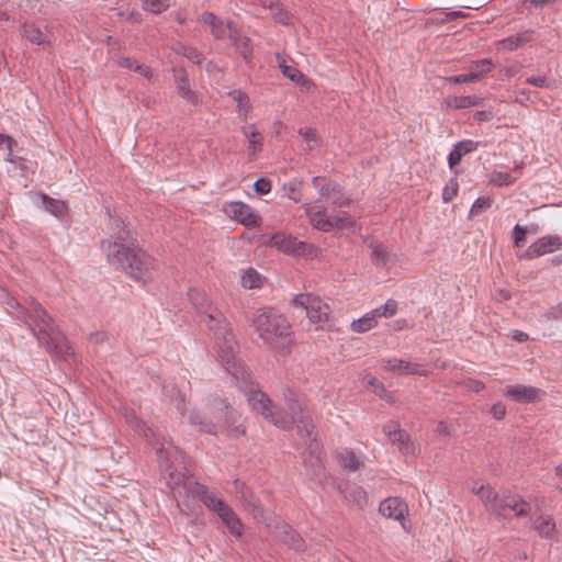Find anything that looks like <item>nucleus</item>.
Wrapping results in <instances>:
<instances>
[{
    "mask_svg": "<svg viewBox=\"0 0 562 562\" xmlns=\"http://www.w3.org/2000/svg\"><path fill=\"white\" fill-rule=\"evenodd\" d=\"M211 330L216 338L215 346L220 361L223 363L226 372L241 384L240 387L244 390L252 409L260 413L265 419L279 428L289 426V423L280 417L281 415L271 398L262 391L256 389L251 372L238 360V344L231 331L226 318L223 319V323L218 322L215 324L214 329Z\"/></svg>",
    "mask_w": 562,
    "mask_h": 562,
    "instance_id": "obj_1",
    "label": "nucleus"
},
{
    "mask_svg": "<svg viewBox=\"0 0 562 562\" xmlns=\"http://www.w3.org/2000/svg\"><path fill=\"white\" fill-rule=\"evenodd\" d=\"M168 486L182 510H190L191 501L199 497L209 510L217 515L232 536L236 538L243 536L244 525L234 509L211 492L207 486L196 482L192 475L170 472Z\"/></svg>",
    "mask_w": 562,
    "mask_h": 562,
    "instance_id": "obj_2",
    "label": "nucleus"
},
{
    "mask_svg": "<svg viewBox=\"0 0 562 562\" xmlns=\"http://www.w3.org/2000/svg\"><path fill=\"white\" fill-rule=\"evenodd\" d=\"M8 304L16 311V317L29 327L38 345L44 347L52 357L66 359L72 355L67 338L41 303L31 299L25 305L15 300Z\"/></svg>",
    "mask_w": 562,
    "mask_h": 562,
    "instance_id": "obj_3",
    "label": "nucleus"
},
{
    "mask_svg": "<svg viewBox=\"0 0 562 562\" xmlns=\"http://www.w3.org/2000/svg\"><path fill=\"white\" fill-rule=\"evenodd\" d=\"M284 397L291 414V418L289 419L282 414V412L278 409L281 415L280 417L289 423V426L284 427L283 429H289L295 425L297 434L301 436V438L305 440V442L311 441V452L308 457L304 458V464L305 467L311 468L315 476H318L323 472L324 467L319 456V445L313 440L314 424L312 422L310 411L294 391L288 390L284 394Z\"/></svg>",
    "mask_w": 562,
    "mask_h": 562,
    "instance_id": "obj_4",
    "label": "nucleus"
},
{
    "mask_svg": "<svg viewBox=\"0 0 562 562\" xmlns=\"http://www.w3.org/2000/svg\"><path fill=\"white\" fill-rule=\"evenodd\" d=\"M189 420L199 426L201 431L211 435L225 430L227 436L238 437L246 431L243 425H235V411L220 397L210 400L203 412L192 411Z\"/></svg>",
    "mask_w": 562,
    "mask_h": 562,
    "instance_id": "obj_5",
    "label": "nucleus"
},
{
    "mask_svg": "<svg viewBox=\"0 0 562 562\" xmlns=\"http://www.w3.org/2000/svg\"><path fill=\"white\" fill-rule=\"evenodd\" d=\"M108 261L115 268L122 269L134 280L144 282L155 268V259L139 248L135 241L126 247L109 244Z\"/></svg>",
    "mask_w": 562,
    "mask_h": 562,
    "instance_id": "obj_6",
    "label": "nucleus"
},
{
    "mask_svg": "<svg viewBox=\"0 0 562 562\" xmlns=\"http://www.w3.org/2000/svg\"><path fill=\"white\" fill-rule=\"evenodd\" d=\"M252 324L259 337L269 345L291 334L286 318L271 307L258 310L254 314Z\"/></svg>",
    "mask_w": 562,
    "mask_h": 562,
    "instance_id": "obj_7",
    "label": "nucleus"
},
{
    "mask_svg": "<svg viewBox=\"0 0 562 562\" xmlns=\"http://www.w3.org/2000/svg\"><path fill=\"white\" fill-rule=\"evenodd\" d=\"M157 445H160L158 448H156L158 462L167 473L165 477L167 483L170 472H178L189 475V461L187 460L186 454L178 447L173 446L171 442H168L167 446H165V443H160L158 440Z\"/></svg>",
    "mask_w": 562,
    "mask_h": 562,
    "instance_id": "obj_8",
    "label": "nucleus"
},
{
    "mask_svg": "<svg viewBox=\"0 0 562 562\" xmlns=\"http://www.w3.org/2000/svg\"><path fill=\"white\" fill-rule=\"evenodd\" d=\"M291 304L301 307L313 324L322 326L329 318L330 307L319 296L312 293H300L293 296Z\"/></svg>",
    "mask_w": 562,
    "mask_h": 562,
    "instance_id": "obj_9",
    "label": "nucleus"
},
{
    "mask_svg": "<svg viewBox=\"0 0 562 562\" xmlns=\"http://www.w3.org/2000/svg\"><path fill=\"white\" fill-rule=\"evenodd\" d=\"M189 299L196 310L200 321L205 323L209 329H214V325L218 322L223 323L224 315L216 307L212 306L204 293L192 289L189 291Z\"/></svg>",
    "mask_w": 562,
    "mask_h": 562,
    "instance_id": "obj_10",
    "label": "nucleus"
},
{
    "mask_svg": "<svg viewBox=\"0 0 562 562\" xmlns=\"http://www.w3.org/2000/svg\"><path fill=\"white\" fill-rule=\"evenodd\" d=\"M266 246L274 247L290 256H302L311 251L312 245L297 240L296 237L284 232H277L265 241Z\"/></svg>",
    "mask_w": 562,
    "mask_h": 562,
    "instance_id": "obj_11",
    "label": "nucleus"
},
{
    "mask_svg": "<svg viewBox=\"0 0 562 562\" xmlns=\"http://www.w3.org/2000/svg\"><path fill=\"white\" fill-rule=\"evenodd\" d=\"M312 186L322 198H326L331 204L344 207L350 204L340 184L325 177L316 176L312 179Z\"/></svg>",
    "mask_w": 562,
    "mask_h": 562,
    "instance_id": "obj_12",
    "label": "nucleus"
},
{
    "mask_svg": "<svg viewBox=\"0 0 562 562\" xmlns=\"http://www.w3.org/2000/svg\"><path fill=\"white\" fill-rule=\"evenodd\" d=\"M562 249V237L559 235H546L532 243L520 258L532 260L544 255Z\"/></svg>",
    "mask_w": 562,
    "mask_h": 562,
    "instance_id": "obj_13",
    "label": "nucleus"
},
{
    "mask_svg": "<svg viewBox=\"0 0 562 562\" xmlns=\"http://www.w3.org/2000/svg\"><path fill=\"white\" fill-rule=\"evenodd\" d=\"M109 229L111 232V239L101 241V247L106 255L109 244H116L117 246L126 247L135 241L132 232L126 228L124 222L120 217L110 215Z\"/></svg>",
    "mask_w": 562,
    "mask_h": 562,
    "instance_id": "obj_14",
    "label": "nucleus"
},
{
    "mask_svg": "<svg viewBox=\"0 0 562 562\" xmlns=\"http://www.w3.org/2000/svg\"><path fill=\"white\" fill-rule=\"evenodd\" d=\"M381 366L385 371L396 373L398 375H426L427 371L424 367L416 362L406 361L403 359L391 358L382 359Z\"/></svg>",
    "mask_w": 562,
    "mask_h": 562,
    "instance_id": "obj_15",
    "label": "nucleus"
},
{
    "mask_svg": "<svg viewBox=\"0 0 562 562\" xmlns=\"http://www.w3.org/2000/svg\"><path fill=\"white\" fill-rule=\"evenodd\" d=\"M504 396L517 403H535L543 391L538 387L522 384L507 385L503 392Z\"/></svg>",
    "mask_w": 562,
    "mask_h": 562,
    "instance_id": "obj_16",
    "label": "nucleus"
},
{
    "mask_svg": "<svg viewBox=\"0 0 562 562\" xmlns=\"http://www.w3.org/2000/svg\"><path fill=\"white\" fill-rule=\"evenodd\" d=\"M383 432L386 435L391 442L398 446V449L403 454H414L415 447L411 440L409 435L405 430L398 428L397 424L389 423L384 425Z\"/></svg>",
    "mask_w": 562,
    "mask_h": 562,
    "instance_id": "obj_17",
    "label": "nucleus"
},
{
    "mask_svg": "<svg viewBox=\"0 0 562 562\" xmlns=\"http://www.w3.org/2000/svg\"><path fill=\"white\" fill-rule=\"evenodd\" d=\"M379 512L386 518L402 522L405 528L404 520L408 514L406 502L400 497H387L380 503Z\"/></svg>",
    "mask_w": 562,
    "mask_h": 562,
    "instance_id": "obj_18",
    "label": "nucleus"
},
{
    "mask_svg": "<svg viewBox=\"0 0 562 562\" xmlns=\"http://www.w3.org/2000/svg\"><path fill=\"white\" fill-rule=\"evenodd\" d=\"M274 537L289 548L300 552L305 550L304 539L286 522H278L273 529Z\"/></svg>",
    "mask_w": 562,
    "mask_h": 562,
    "instance_id": "obj_19",
    "label": "nucleus"
},
{
    "mask_svg": "<svg viewBox=\"0 0 562 562\" xmlns=\"http://www.w3.org/2000/svg\"><path fill=\"white\" fill-rule=\"evenodd\" d=\"M227 212L234 220L247 227L258 226L261 220L252 207L243 202H232Z\"/></svg>",
    "mask_w": 562,
    "mask_h": 562,
    "instance_id": "obj_20",
    "label": "nucleus"
},
{
    "mask_svg": "<svg viewBox=\"0 0 562 562\" xmlns=\"http://www.w3.org/2000/svg\"><path fill=\"white\" fill-rule=\"evenodd\" d=\"M304 209L313 227L324 233L333 231L330 217L326 215V207L323 204H319L318 202H315L313 205L305 204Z\"/></svg>",
    "mask_w": 562,
    "mask_h": 562,
    "instance_id": "obj_21",
    "label": "nucleus"
},
{
    "mask_svg": "<svg viewBox=\"0 0 562 562\" xmlns=\"http://www.w3.org/2000/svg\"><path fill=\"white\" fill-rule=\"evenodd\" d=\"M229 38L232 45L239 52L240 56L246 63H250L252 57V47L250 40L235 25L232 26L231 31L226 35Z\"/></svg>",
    "mask_w": 562,
    "mask_h": 562,
    "instance_id": "obj_22",
    "label": "nucleus"
},
{
    "mask_svg": "<svg viewBox=\"0 0 562 562\" xmlns=\"http://www.w3.org/2000/svg\"><path fill=\"white\" fill-rule=\"evenodd\" d=\"M201 21L211 27V33L216 40H223L226 37L232 26V22L223 21L212 12H204L201 15Z\"/></svg>",
    "mask_w": 562,
    "mask_h": 562,
    "instance_id": "obj_23",
    "label": "nucleus"
},
{
    "mask_svg": "<svg viewBox=\"0 0 562 562\" xmlns=\"http://www.w3.org/2000/svg\"><path fill=\"white\" fill-rule=\"evenodd\" d=\"M479 146L480 143L472 139L458 142L448 155L449 168L453 169L457 165L460 164L464 155L475 151Z\"/></svg>",
    "mask_w": 562,
    "mask_h": 562,
    "instance_id": "obj_24",
    "label": "nucleus"
},
{
    "mask_svg": "<svg viewBox=\"0 0 562 562\" xmlns=\"http://www.w3.org/2000/svg\"><path fill=\"white\" fill-rule=\"evenodd\" d=\"M22 35L31 43L36 45H50L49 35L43 32L35 23H24L22 25Z\"/></svg>",
    "mask_w": 562,
    "mask_h": 562,
    "instance_id": "obj_25",
    "label": "nucleus"
},
{
    "mask_svg": "<svg viewBox=\"0 0 562 562\" xmlns=\"http://www.w3.org/2000/svg\"><path fill=\"white\" fill-rule=\"evenodd\" d=\"M535 31L531 29L525 30L520 33H517L515 35H510L503 41H501V45L508 49V50H515L518 47L524 46L527 43H530L533 41Z\"/></svg>",
    "mask_w": 562,
    "mask_h": 562,
    "instance_id": "obj_26",
    "label": "nucleus"
},
{
    "mask_svg": "<svg viewBox=\"0 0 562 562\" xmlns=\"http://www.w3.org/2000/svg\"><path fill=\"white\" fill-rule=\"evenodd\" d=\"M483 99L476 95H454L447 99V105L454 110L479 106Z\"/></svg>",
    "mask_w": 562,
    "mask_h": 562,
    "instance_id": "obj_27",
    "label": "nucleus"
},
{
    "mask_svg": "<svg viewBox=\"0 0 562 562\" xmlns=\"http://www.w3.org/2000/svg\"><path fill=\"white\" fill-rule=\"evenodd\" d=\"M283 76L300 86L302 89L308 91L312 87V81L304 76L297 68L288 65H280Z\"/></svg>",
    "mask_w": 562,
    "mask_h": 562,
    "instance_id": "obj_28",
    "label": "nucleus"
},
{
    "mask_svg": "<svg viewBox=\"0 0 562 562\" xmlns=\"http://www.w3.org/2000/svg\"><path fill=\"white\" fill-rule=\"evenodd\" d=\"M45 211L56 217H63L67 213V205L64 201L50 198L45 193L40 194Z\"/></svg>",
    "mask_w": 562,
    "mask_h": 562,
    "instance_id": "obj_29",
    "label": "nucleus"
},
{
    "mask_svg": "<svg viewBox=\"0 0 562 562\" xmlns=\"http://www.w3.org/2000/svg\"><path fill=\"white\" fill-rule=\"evenodd\" d=\"M241 132L249 142L248 150L250 155H256L262 149L263 138L261 134L254 127V125L244 126Z\"/></svg>",
    "mask_w": 562,
    "mask_h": 562,
    "instance_id": "obj_30",
    "label": "nucleus"
},
{
    "mask_svg": "<svg viewBox=\"0 0 562 562\" xmlns=\"http://www.w3.org/2000/svg\"><path fill=\"white\" fill-rule=\"evenodd\" d=\"M507 509L514 510L517 517H525L530 512V505L519 495L508 492Z\"/></svg>",
    "mask_w": 562,
    "mask_h": 562,
    "instance_id": "obj_31",
    "label": "nucleus"
},
{
    "mask_svg": "<svg viewBox=\"0 0 562 562\" xmlns=\"http://www.w3.org/2000/svg\"><path fill=\"white\" fill-rule=\"evenodd\" d=\"M378 324L376 314L371 311L364 314L357 321H353L350 325V328L353 333H366L372 328H374Z\"/></svg>",
    "mask_w": 562,
    "mask_h": 562,
    "instance_id": "obj_32",
    "label": "nucleus"
},
{
    "mask_svg": "<svg viewBox=\"0 0 562 562\" xmlns=\"http://www.w3.org/2000/svg\"><path fill=\"white\" fill-rule=\"evenodd\" d=\"M371 251V260L374 266L378 268H384L387 266L390 261V252L387 247L381 243H374L370 245Z\"/></svg>",
    "mask_w": 562,
    "mask_h": 562,
    "instance_id": "obj_33",
    "label": "nucleus"
},
{
    "mask_svg": "<svg viewBox=\"0 0 562 562\" xmlns=\"http://www.w3.org/2000/svg\"><path fill=\"white\" fill-rule=\"evenodd\" d=\"M339 464L350 471H357L363 467V462L351 449H344L339 454Z\"/></svg>",
    "mask_w": 562,
    "mask_h": 562,
    "instance_id": "obj_34",
    "label": "nucleus"
},
{
    "mask_svg": "<svg viewBox=\"0 0 562 562\" xmlns=\"http://www.w3.org/2000/svg\"><path fill=\"white\" fill-rule=\"evenodd\" d=\"M533 528L543 538H552L555 533V522L551 516L539 517L533 522Z\"/></svg>",
    "mask_w": 562,
    "mask_h": 562,
    "instance_id": "obj_35",
    "label": "nucleus"
},
{
    "mask_svg": "<svg viewBox=\"0 0 562 562\" xmlns=\"http://www.w3.org/2000/svg\"><path fill=\"white\" fill-rule=\"evenodd\" d=\"M262 284L261 274L254 268H248L241 273V285L246 289L260 288Z\"/></svg>",
    "mask_w": 562,
    "mask_h": 562,
    "instance_id": "obj_36",
    "label": "nucleus"
},
{
    "mask_svg": "<svg viewBox=\"0 0 562 562\" xmlns=\"http://www.w3.org/2000/svg\"><path fill=\"white\" fill-rule=\"evenodd\" d=\"M236 487L238 488V492L240 494V499L243 501L244 505L249 508L250 510H256L258 508V499L254 495V493L246 487L244 483H240L238 480L235 481Z\"/></svg>",
    "mask_w": 562,
    "mask_h": 562,
    "instance_id": "obj_37",
    "label": "nucleus"
},
{
    "mask_svg": "<svg viewBox=\"0 0 562 562\" xmlns=\"http://www.w3.org/2000/svg\"><path fill=\"white\" fill-rule=\"evenodd\" d=\"M271 11L272 19L282 25H290L292 23V14L283 7L280 0L276 5L268 8Z\"/></svg>",
    "mask_w": 562,
    "mask_h": 562,
    "instance_id": "obj_38",
    "label": "nucleus"
},
{
    "mask_svg": "<svg viewBox=\"0 0 562 562\" xmlns=\"http://www.w3.org/2000/svg\"><path fill=\"white\" fill-rule=\"evenodd\" d=\"M330 224L333 225V229H350L355 226L356 221L347 212L341 211L330 216Z\"/></svg>",
    "mask_w": 562,
    "mask_h": 562,
    "instance_id": "obj_39",
    "label": "nucleus"
},
{
    "mask_svg": "<svg viewBox=\"0 0 562 562\" xmlns=\"http://www.w3.org/2000/svg\"><path fill=\"white\" fill-rule=\"evenodd\" d=\"M493 69V63L488 58L473 61L470 67V72L473 75L474 80L484 77Z\"/></svg>",
    "mask_w": 562,
    "mask_h": 562,
    "instance_id": "obj_40",
    "label": "nucleus"
},
{
    "mask_svg": "<svg viewBox=\"0 0 562 562\" xmlns=\"http://www.w3.org/2000/svg\"><path fill=\"white\" fill-rule=\"evenodd\" d=\"M228 95H231L234 101L237 102V112L238 114H244L246 116L250 104H249V97L247 93H245L241 90H232L228 92Z\"/></svg>",
    "mask_w": 562,
    "mask_h": 562,
    "instance_id": "obj_41",
    "label": "nucleus"
},
{
    "mask_svg": "<svg viewBox=\"0 0 562 562\" xmlns=\"http://www.w3.org/2000/svg\"><path fill=\"white\" fill-rule=\"evenodd\" d=\"M479 492H480V498L484 503V506L486 507L487 510L491 512V506L496 503V501L499 497V494L496 493L494 491V488L491 487L490 485H487V486L481 485L479 487Z\"/></svg>",
    "mask_w": 562,
    "mask_h": 562,
    "instance_id": "obj_42",
    "label": "nucleus"
},
{
    "mask_svg": "<svg viewBox=\"0 0 562 562\" xmlns=\"http://www.w3.org/2000/svg\"><path fill=\"white\" fill-rule=\"evenodd\" d=\"M493 200L490 196H480L477 198L470 210V217L477 216L483 212L487 211L492 206Z\"/></svg>",
    "mask_w": 562,
    "mask_h": 562,
    "instance_id": "obj_43",
    "label": "nucleus"
},
{
    "mask_svg": "<svg viewBox=\"0 0 562 562\" xmlns=\"http://www.w3.org/2000/svg\"><path fill=\"white\" fill-rule=\"evenodd\" d=\"M143 8L151 13L159 14L170 5V0H142Z\"/></svg>",
    "mask_w": 562,
    "mask_h": 562,
    "instance_id": "obj_44",
    "label": "nucleus"
},
{
    "mask_svg": "<svg viewBox=\"0 0 562 562\" xmlns=\"http://www.w3.org/2000/svg\"><path fill=\"white\" fill-rule=\"evenodd\" d=\"M528 229L525 226H521L519 224H516L512 232L513 237V244L517 248H521L526 244V236H527Z\"/></svg>",
    "mask_w": 562,
    "mask_h": 562,
    "instance_id": "obj_45",
    "label": "nucleus"
},
{
    "mask_svg": "<svg viewBox=\"0 0 562 562\" xmlns=\"http://www.w3.org/2000/svg\"><path fill=\"white\" fill-rule=\"evenodd\" d=\"M508 501V492H504L499 495L498 499L494 505L491 506V513L496 515L497 517L505 518L507 516V506L505 505Z\"/></svg>",
    "mask_w": 562,
    "mask_h": 562,
    "instance_id": "obj_46",
    "label": "nucleus"
},
{
    "mask_svg": "<svg viewBox=\"0 0 562 562\" xmlns=\"http://www.w3.org/2000/svg\"><path fill=\"white\" fill-rule=\"evenodd\" d=\"M301 187L302 181L292 180L283 186L284 191L286 192V196L295 202L301 200Z\"/></svg>",
    "mask_w": 562,
    "mask_h": 562,
    "instance_id": "obj_47",
    "label": "nucleus"
},
{
    "mask_svg": "<svg viewBox=\"0 0 562 562\" xmlns=\"http://www.w3.org/2000/svg\"><path fill=\"white\" fill-rule=\"evenodd\" d=\"M528 85L537 88L552 89L554 87V80L546 76H529L526 78Z\"/></svg>",
    "mask_w": 562,
    "mask_h": 562,
    "instance_id": "obj_48",
    "label": "nucleus"
},
{
    "mask_svg": "<svg viewBox=\"0 0 562 562\" xmlns=\"http://www.w3.org/2000/svg\"><path fill=\"white\" fill-rule=\"evenodd\" d=\"M396 311L397 303L394 300H389L383 306L373 310V312L376 314V317H392L396 314Z\"/></svg>",
    "mask_w": 562,
    "mask_h": 562,
    "instance_id": "obj_49",
    "label": "nucleus"
},
{
    "mask_svg": "<svg viewBox=\"0 0 562 562\" xmlns=\"http://www.w3.org/2000/svg\"><path fill=\"white\" fill-rule=\"evenodd\" d=\"M458 182L454 179L450 180V183L447 184L442 190V201L445 203L451 202L454 196L458 194Z\"/></svg>",
    "mask_w": 562,
    "mask_h": 562,
    "instance_id": "obj_50",
    "label": "nucleus"
},
{
    "mask_svg": "<svg viewBox=\"0 0 562 562\" xmlns=\"http://www.w3.org/2000/svg\"><path fill=\"white\" fill-rule=\"evenodd\" d=\"M182 55L190 61L200 65L202 61V54L194 47L182 46Z\"/></svg>",
    "mask_w": 562,
    "mask_h": 562,
    "instance_id": "obj_51",
    "label": "nucleus"
},
{
    "mask_svg": "<svg viewBox=\"0 0 562 562\" xmlns=\"http://www.w3.org/2000/svg\"><path fill=\"white\" fill-rule=\"evenodd\" d=\"M175 82L177 86L178 93L182 91V88H190L188 82V75L183 69L175 70Z\"/></svg>",
    "mask_w": 562,
    "mask_h": 562,
    "instance_id": "obj_52",
    "label": "nucleus"
},
{
    "mask_svg": "<svg viewBox=\"0 0 562 562\" xmlns=\"http://www.w3.org/2000/svg\"><path fill=\"white\" fill-rule=\"evenodd\" d=\"M491 182L495 186H509L514 182V178L509 173L496 172L493 175Z\"/></svg>",
    "mask_w": 562,
    "mask_h": 562,
    "instance_id": "obj_53",
    "label": "nucleus"
},
{
    "mask_svg": "<svg viewBox=\"0 0 562 562\" xmlns=\"http://www.w3.org/2000/svg\"><path fill=\"white\" fill-rule=\"evenodd\" d=\"M299 134L304 138L305 142L307 143H314L316 144L317 143V132L316 130L312 128V127H304V128H300L299 131ZM314 147V145H311L308 144V149H312Z\"/></svg>",
    "mask_w": 562,
    "mask_h": 562,
    "instance_id": "obj_54",
    "label": "nucleus"
},
{
    "mask_svg": "<svg viewBox=\"0 0 562 562\" xmlns=\"http://www.w3.org/2000/svg\"><path fill=\"white\" fill-rule=\"evenodd\" d=\"M254 189L258 194H268L271 191V181L267 178H259L254 183Z\"/></svg>",
    "mask_w": 562,
    "mask_h": 562,
    "instance_id": "obj_55",
    "label": "nucleus"
},
{
    "mask_svg": "<svg viewBox=\"0 0 562 562\" xmlns=\"http://www.w3.org/2000/svg\"><path fill=\"white\" fill-rule=\"evenodd\" d=\"M491 414L495 419L501 420L506 416V406L498 402L491 407Z\"/></svg>",
    "mask_w": 562,
    "mask_h": 562,
    "instance_id": "obj_56",
    "label": "nucleus"
},
{
    "mask_svg": "<svg viewBox=\"0 0 562 562\" xmlns=\"http://www.w3.org/2000/svg\"><path fill=\"white\" fill-rule=\"evenodd\" d=\"M179 95L192 105L198 104V101H199L198 95L190 88H188V89L182 88V91L179 92Z\"/></svg>",
    "mask_w": 562,
    "mask_h": 562,
    "instance_id": "obj_57",
    "label": "nucleus"
},
{
    "mask_svg": "<svg viewBox=\"0 0 562 562\" xmlns=\"http://www.w3.org/2000/svg\"><path fill=\"white\" fill-rule=\"evenodd\" d=\"M547 318L554 321L562 319V302L558 303L555 306L549 310L547 313Z\"/></svg>",
    "mask_w": 562,
    "mask_h": 562,
    "instance_id": "obj_58",
    "label": "nucleus"
},
{
    "mask_svg": "<svg viewBox=\"0 0 562 562\" xmlns=\"http://www.w3.org/2000/svg\"><path fill=\"white\" fill-rule=\"evenodd\" d=\"M117 65L122 68H127L134 71L135 66L140 64L130 57L122 56L117 59Z\"/></svg>",
    "mask_w": 562,
    "mask_h": 562,
    "instance_id": "obj_59",
    "label": "nucleus"
},
{
    "mask_svg": "<svg viewBox=\"0 0 562 562\" xmlns=\"http://www.w3.org/2000/svg\"><path fill=\"white\" fill-rule=\"evenodd\" d=\"M352 496H353V499L359 504H364L367 502V493L366 491L360 487V486H356L353 490H352Z\"/></svg>",
    "mask_w": 562,
    "mask_h": 562,
    "instance_id": "obj_60",
    "label": "nucleus"
},
{
    "mask_svg": "<svg viewBox=\"0 0 562 562\" xmlns=\"http://www.w3.org/2000/svg\"><path fill=\"white\" fill-rule=\"evenodd\" d=\"M134 71L138 72L140 76H144L147 79H151L153 77V69L144 64L136 65Z\"/></svg>",
    "mask_w": 562,
    "mask_h": 562,
    "instance_id": "obj_61",
    "label": "nucleus"
},
{
    "mask_svg": "<svg viewBox=\"0 0 562 562\" xmlns=\"http://www.w3.org/2000/svg\"><path fill=\"white\" fill-rule=\"evenodd\" d=\"M450 80L453 83H464V82H473V81H475L474 78H473V75L471 72L453 76V77L450 78Z\"/></svg>",
    "mask_w": 562,
    "mask_h": 562,
    "instance_id": "obj_62",
    "label": "nucleus"
},
{
    "mask_svg": "<svg viewBox=\"0 0 562 562\" xmlns=\"http://www.w3.org/2000/svg\"><path fill=\"white\" fill-rule=\"evenodd\" d=\"M469 16V13L463 11H451L446 13L445 21H454L458 19H467Z\"/></svg>",
    "mask_w": 562,
    "mask_h": 562,
    "instance_id": "obj_63",
    "label": "nucleus"
},
{
    "mask_svg": "<svg viewBox=\"0 0 562 562\" xmlns=\"http://www.w3.org/2000/svg\"><path fill=\"white\" fill-rule=\"evenodd\" d=\"M512 338L517 342H525L529 339V335L525 331L515 329L512 331Z\"/></svg>",
    "mask_w": 562,
    "mask_h": 562,
    "instance_id": "obj_64",
    "label": "nucleus"
}]
</instances>
